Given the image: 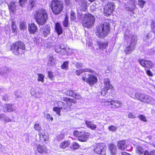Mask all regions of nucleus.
I'll list each match as a JSON object with an SVG mask.
<instances>
[{"label": "nucleus", "instance_id": "obj_1", "mask_svg": "<svg viewBox=\"0 0 155 155\" xmlns=\"http://www.w3.org/2000/svg\"><path fill=\"white\" fill-rule=\"evenodd\" d=\"M110 30L111 26L110 23L104 22L96 27L95 34L98 38H104L110 34Z\"/></svg>", "mask_w": 155, "mask_h": 155}, {"label": "nucleus", "instance_id": "obj_2", "mask_svg": "<svg viewBox=\"0 0 155 155\" xmlns=\"http://www.w3.org/2000/svg\"><path fill=\"white\" fill-rule=\"evenodd\" d=\"M34 19L39 25L45 24L48 19V15L46 11L42 8L35 11L34 14Z\"/></svg>", "mask_w": 155, "mask_h": 155}, {"label": "nucleus", "instance_id": "obj_3", "mask_svg": "<svg viewBox=\"0 0 155 155\" xmlns=\"http://www.w3.org/2000/svg\"><path fill=\"white\" fill-rule=\"evenodd\" d=\"M49 6L53 13L57 15L61 14L64 8V3L61 0H51Z\"/></svg>", "mask_w": 155, "mask_h": 155}, {"label": "nucleus", "instance_id": "obj_4", "mask_svg": "<svg viewBox=\"0 0 155 155\" xmlns=\"http://www.w3.org/2000/svg\"><path fill=\"white\" fill-rule=\"evenodd\" d=\"M25 46L22 41H18L13 43L10 46V50L15 55L24 53Z\"/></svg>", "mask_w": 155, "mask_h": 155}, {"label": "nucleus", "instance_id": "obj_5", "mask_svg": "<svg viewBox=\"0 0 155 155\" xmlns=\"http://www.w3.org/2000/svg\"><path fill=\"white\" fill-rule=\"evenodd\" d=\"M95 21L94 17L88 13L84 15L82 20L81 24L84 27L89 28L94 25Z\"/></svg>", "mask_w": 155, "mask_h": 155}, {"label": "nucleus", "instance_id": "obj_6", "mask_svg": "<svg viewBox=\"0 0 155 155\" xmlns=\"http://www.w3.org/2000/svg\"><path fill=\"white\" fill-rule=\"evenodd\" d=\"M101 104L112 109H116L122 107V103L119 101L109 99H104L101 101Z\"/></svg>", "mask_w": 155, "mask_h": 155}, {"label": "nucleus", "instance_id": "obj_7", "mask_svg": "<svg viewBox=\"0 0 155 155\" xmlns=\"http://www.w3.org/2000/svg\"><path fill=\"white\" fill-rule=\"evenodd\" d=\"M62 100L65 103H64L62 101H59L58 103L63 107V109L67 112L70 111L73 109V105L76 103V101L74 99L66 97H63Z\"/></svg>", "mask_w": 155, "mask_h": 155}, {"label": "nucleus", "instance_id": "obj_8", "mask_svg": "<svg viewBox=\"0 0 155 155\" xmlns=\"http://www.w3.org/2000/svg\"><path fill=\"white\" fill-rule=\"evenodd\" d=\"M73 135L78 138V140L81 142H85L90 136V133L84 131L75 130L73 132Z\"/></svg>", "mask_w": 155, "mask_h": 155}, {"label": "nucleus", "instance_id": "obj_9", "mask_svg": "<svg viewBox=\"0 0 155 155\" xmlns=\"http://www.w3.org/2000/svg\"><path fill=\"white\" fill-rule=\"evenodd\" d=\"M115 5L112 2H108L104 6L103 8V14L104 15L107 17L112 14L114 10Z\"/></svg>", "mask_w": 155, "mask_h": 155}, {"label": "nucleus", "instance_id": "obj_10", "mask_svg": "<svg viewBox=\"0 0 155 155\" xmlns=\"http://www.w3.org/2000/svg\"><path fill=\"white\" fill-rule=\"evenodd\" d=\"M87 74H84L82 77L83 81L91 86L96 84L98 81L97 77L93 74H88L87 78L86 77Z\"/></svg>", "mask_w": 155, "mask_h": 155}, {"label": "nucleus", "instance_id": "obj_11", "mask_svg": "<svg viewBox=\"0 0 155 155\" xmlns=\"http://www.w3.org/2000/svg\"><path fill=\"white\" fill-rule=\"evenodd\" d=\"M131 41L129 45L126 46L124 51L126 54H130L134 49L137 41V36L133 35L131 39Z\"/></svg>", "mask_w": 155, "mask_h": 155}, {"label": "nucleus", "instance_id": "obj_12", "mask_svg": "<svg viewBox=\"0 0 155 155\" xmlns=\"http://www.w3.org/2000/svg\"><path fill=\"white\" fill-rule=\"evenodd\" d=\"M55 51L61 55H69L73 53L72 49L66 47L62 48L61 47H56L55 48Z\"/></svg>", "mask_w": 155, "mask_h": 155}, {"label": "nucleus", "instance_id": "obj_13", "mask_svg": "<svg viewBox=\"0 0 155 155\" xmlns=\"http://www.w3.org/2000/svg\"><path fill=\"white\" fill-rule=\"evenodd\" d=\"M125 9L128 12H133L136 8L135 1L134 0H129L124 4Z\"/></svg>", "mask_w": 155, "mask_h": 155}, {"label": "nucleus", "instance_id": "obj_14", "mask_svg": "<svg viewBox=\"0 0 155 155\" xmlns=\"http://www.w3.org/2000/svg\"><path fill=\"white\" fill-rule=\"evenodd\" d=\"M135 99H137L144 103H148L149 101V97L144 94L137 93L135 94Z\"/></svg>", "mask_w": 155, "mask_h": 155}, {"label": "nucleus", "instance_id": "obj_15", "mask_svg": "<svg viewBox=\"0 0 155 155\" xmlns=\"http://www.w3.org/2000/svg\"><path fill=\"white\" fill-rule=\"evenodd\" d=\"M138 61L141 66L145 68L150 69L153 67V63L150 61L145 60L144 59H140L138 60Z\"/></svg>", "mask_w": 155, "mask_h": 155}, {"label": "nucleus", "instance_id": "obj_16", "mask_svg": "<svg viewBox=\"0 0 155 155\" xmlns=\"http://www.w3.org/2000/svg\"><path fill=\"white\" fill-rule=\"evenodd\" d=\"M41 35L45 37H46L50 33L51 29L50 27L48 25L44 26L40 29Z\"/></svg>", "mask_w": 155, "mask_h": 155}, {"label": "nucleus", "instance_id": "obj_17", "mask_svg": "<svg viewBox=\"0 0 155 155\" xmlns=\"http://www.w3.org/2000/svg\"><path fill=\"white\" fill-rule=\"evenodd\" d=\"M108 150L110 155H116L117 149L116 145L114 143H110L108 145Z\"/></svg>", "mask_w": 155, "mask_h": 155}, {"label": "nucleus", "instance_id": "obj_18", "mask_svg": "<svg viewBox=\"0 0 155 155\" xmlns=\"http://www.w3.org/2000/svg\"><path fill=\"white\" fill-rule=\"evenodd\" d=\"M64 94L70 97H74L76 99H79L80 98V95L75 93L74 91L72 90H68L64 92Z\"/></svg>", "mask_w": 155, "mask_h": 155}, {"label": "nucleus", "instance_id": "obj_19", "mask_svg": "<svg viewBox=\"0 0 155 155\" xmlns=\"http://www.w3.org/2000/svg\"><path fill=\"white\" fill-rule=\"evenodd\" d=\"M28 29L30 34H34L37 31L38 27L34 23H29L28 24Z\"/></svg>", "mask_w": 155, "mask_h": 155}, {"label": "nucleus", "instance_id": "obj_20", "mask_svg": "<svg viewBox=\"0 0 155 155\" xmlns=\"http://www.w3.org/2000/svg\"><path fill=\"white\" fill-rule=\"evenodd\" d=\"M38 152L41 154L45 153L47 154L48 153V150L45 146H42L38 144L37 148Z\"/></svg>", "mask_w": 155, "mask_h": 155}, {"label": "nucleus", "instance_id": "obj_21", "mask_svg": "<svg viewBox=\"0 0 155 155\" xmlns=\"http://www.w3.org/2000/svg\"><path fill=\"white\" fill-rule=\"evenodd\" d=\"M54 30L58 35L63 33V30L62 26L60 22H56L54 25Z\"/></svg>", "mask_w": 155, "mask_h": 155}, {"label": "nucleus", "instance_id": "obj_22", "mask_svg": "<svg viewBox=\"0 0 155 155\" xmlns=\"http://www.w3.org/2000/svg\"><path fill=\"white\" fill-rule=\"evenodd\" d=\"M118 148L121 150H124L127 147L126 141L124 140H119L117 143Z\"/></svg>", "mask_w": 155, "mask_h": 155}, {"label": "nucleus", "instance_id": "obj_23", "mask_svg": "<svg viewBox=\"0 0 155 155\" xmlns=\"http://www.w3.org/2000/svg\"><path fill=\"white\" fill-rule=\"evenodd\" d=\"M109 90H110L111 92L114 91V88L112 85L104 86L101 90V94L103 96L105 95Z\"/></svg>", "mask_w": 155, "mask_h": 155}, {"label": "nucleus", "instance_id": "obj_24", "mask_svg": "<svg viewBox=\"0 0 155 155\" xmlns=\"http://www.w3.org/2000/svg\"><path fill=\"white\" fill-rule=\"evenodd\" d=\"M8 6L9 12L14 14L16 10V5L15 2L12 1L8 5Z\"/></svg>", "mask_w": 155, "mask_h": 155}, {"label": "nucleus", "instance_id": "obj_25", "mask_svg": "<svg viewBox=\"0 0 155 155\" xmlns=\"http://www.w3.org/2000/svg\"><path fill=\"white\" fill-rule=\"evenodd\" d=\"M3 108L5 112H11L15 110V109L13 107L12 104H5Z\"/></svg>", "mask_w": 155, "mask_h": 155}, {"label": "nucleus", "instance_id": "obj_26", "mask_svg": "<svg viewBox=\"0 0 155 155\" xmlns=\"http://www.w3.org/2000/svg\"><path fill=\"white\" fill-rule=\"evenodd\" d=\"M97 44L98 46V48L102 50L107 48L108 47V42L107 41L104 42H101V41H97Z\"/></svg>", "mask_w": 155, "mask_h": 155}, {"label": "nucleus", "instance_id": "obj_27", "mask_svg": "<svg viewBox=\"0 0 155 155\" xmlns=\"http://www.w3.org/2000/svg\"><path fill=\"white\" fill-rule=\"evenodd\" d=\"M70 145V141L65 140L62 142L60 144L59 147L62 150H64L68 147Z\"/></svg>", "mask_w": 155, "mask_h": 155}, {"label": "nucleus", "instance_id": "obj_28", "mask_svg": "<svg viewBox=\"0 0 155 155\" xmlns=\"http://www.w3.org/2000/svg\"><path fill=\"white\" fill-rule=\"evenodd\" d=\"M81 10L83 12H85L87 9V0H80Z\"/></svg>", "mask_w": 155, "mask_h": 155}, {"label": "nucleus", "instance_id": "obj_29", "mask_svg": "<svg viewBox=\"0 0 155 155\" xmlns=\"http://www.w3.org/2000/svg\"><path fill=\"white\" fill-rule=\"evenodd\" d=\"M84 72H88L91 73H95L94 71L93 70L90 68H86L83 69L77 70L76 71L75 73L77 75H79L81 73Z\"/></svg>", "mask_w": 155, "mask_h": 155}, {"label": "nucleus", "instance_id": "obj_30", "mask_svg": "<svg viewBox=\"0 0 155 155\" xmlns=\"http://www.w3.org/2000/svg\"><path fill=\"white\" fill-rule=\"evenodd\" d=\"M104 149V144L102 143H99L97 145L96 147L94 150V151L96 153L99 154L101 153V151Z\"/></svg>", "mask_w": 155, "mask_h": 155}, {"label": "nucleus", "instance_id": "obj_31", "mask_svg": "<svg viewBox=\"0 0 155 155\" xmlns=\"http://www.w3.org/2000/svg\"><path fill=\"white\" fill-rule=\"evenodd\" d=\"M87 127L92 130H94L96 128V125L91 121L86 120L85 122Z\"/></svg>", "mask_w": 155, "mask_h": 155}, {"label": "nucleus", "instance_id": "obj_32", "mask_svg": "<svg viewBox=\"0 0 155 155\" xmlns=\"http://www.w3.org/2000/svg\"><path fill=\"white\" fill-rule=\"evenodd\" d=\"M38 135L41 140H43L46 143H47V142L48 141L49 139L48 136L45 135V134H43L41 132H38Z\"/></svg>", "mask_w": 155, "mask_h": 155}, {"label": "nucleus", "instance_id": "obj_33", "mask_svg": "<svg viewBox=\"0 0 155 155\" xmlns=\"http://www.w3.org/2000/svg\"><path fill=\"white\" fill-rule=\"evenodd\" d=\"M144 149L142 147L138 146L136 147V153L138 155L143 154L144 155Z\"/></svg>", "mask_w": 155, "mask_h": 155}, {"label": "nucleus", "instance_id": "obj_34", "mask_svg": "<svg viewBox=\"0 0 155 155\" xmlns=\"http://www.w3.org/2000/svg\"><path fill=\"white\" fill-rule=\"evenodd\" d=\"M63 109V107H55L53 108V110L57 114L58 116H60L61 115V110Z\"/></svg>", "mask_w": 155, "mask_h": 155}, {"label": "nucleus", "instance_id": "obj_35", "mask_svg": "<svg viewBox=\"0 0 155 155\" xmlns=\"http://www.w3.org/2000/svg\"><path fill=\"white\" fill-rule=\"evenodd\" d=\"M69 64V62L68 61L63 62L61 66V68L62 69L68 70Z\"/></svg>", "mask_w": 155, "mask_h": 155}, {"label": "nucleus", "instance_id": "obj_36", "mask_svg": "<svg viewBox=\"0 0 155 155\" xmlns=\"http://www.w3.org/2000/svg\"><path fill=\"white\" fill-rule=\"evenodd\" d=\"M11 23V29L12 32H17V27L15 24V21H12Z\"/></svg>", "mask_w": 155, "mask_h": 155}, {"label": "nucleus", "instance_id": "obj_37", "mask_svg": "<svg viewBox=\"0 0 155 155\" xmlns=\"http://www.w3.org/2000/svg\"><path fill=\"white\" fill-rule=\"evenodd\" d=\"M68 18L67 15H66L64 20L63 22V25L64 27H67L68 26Z\"/></svg>", "mask_w": 155, "mask_h": 155}, {"label": "nucleus", "instance_id": "obj_38", "mask_svg": "<svg viewBox=\"0 0 155 155\" xmlns=\"http://www.w3.org/2000/svg\"><path fill=\"white\" fill-rule=\"evenodd\" d=\"M37 75L38 76V81H41L42 83L44 82V75L41 74H38Z\"/></svg>", "mask_w": 155, "mask_h": 155}, {"label": "nucleus", "instance_id": "obj_39", "mask_svg": "<svg viewBox=\"0 0 155 155\" xmlns=\"http://www.w3.org/2000/svg\"><path fill=\"white\" fill-rule=\"evenodd\" d=\"M19 28L21 30L26 29L27 26L26 22L24 21L21 22L19 25Z\"/></svg>", "mask_w": 155, "mask_h": 155}, {"label": "nucleus", "instance_id": "obj_40", "mask_svg": "<svg viewBox=\"0 0 155 155\" xmlns=\"http://www.w3.org/2000/svg\"><path fill=\"white\" fill-rule=\"evenodd\" d=\"M144 155H155V150L153 149L150 151L146 150L144 151Z\"/></svg>", "mask_w": 155, "mask_h": 155}, {"label": "nucleus", "instance_id": "obj_41", "mask_svg": "<svg viewBox=\"0 0 155 155\" xmlns=\"http://www.w3.org/2000/svg\"><path fill=\"white\" fill-rule=\"evenodd\" d=\"M35 5V0H29V7L31 9Z\"/></svg>", "mask_w": 155, "mask_h": 155}, {"label": "nucleus", "instance_id": "obj_42", "mask_svg": "<svg viewBox=\"0 0 155 155\" xmlns=\"http://www.w3.org/2000/svg\"><path fill=\"white\" fill-rule=\"evenodd\" d=\"M138 5L141 8L143 7L144 4L146 3V2L143 0H138Z\"/></svg>", "mask_w": 155, "mask_h": 155}, {"label": "nucleus", "instance_id": "obj_43", "mask_svg": "<svg viewBox=\"0 0 155 155\" xmlns=\"http://www.w3.org/2000/svg\"><path fill=\"white\" fill-rule=\"evenodd\" d=\"M35 130L37 131L40 132L41 130V127L38 124H35L34 126Z\"/></svg>", "mask_w": 155, "mask_h": 155}, {"label": "nucleus", "instance_id": "obj_44", "mask_svg": "<svg viewBox=\"0 0 155 155\" xmlns=\"http://www.w3.org/2000/svg\"><path fill=\"white\" fill-rule=\"evenodd\" d=\"M70 18L71 21H74L76 19V14L73 11H71L70 13Z\"/></svg>", "mask_w": 155, "mask_h": 155}, {"label": "nucleus", "instance_id": "obj_45", "mask_svg": "<svg viewBox=\"0 0 155 155\" xmlns=\"http://www.w3.org/2000/svg\"><path fill=\"white\" fill-rule=\"evenodd\" d=\"M80 147V145L77 142H73L72 144V147L74 150L78 149Z\"/></svg>", "mask_w": 155, "mask_h": 155}, {"label": "nucleus", "instance_id": "obj_46", "mask_svg": "<svg viewBox=\"0 0 155 155\" xmlns=\"http://www.w3.org/2000/svg\"><path fill=\"white\" fill-rule=\"evenodd\" d=\"M137 117L140 119V120L144 122H146L147 121V120L146 117L143 115H140L138 116Z\"/></svg>", "mask_w": 155, "mask_h": 155}, {"label": "nucleus", "instance_id": "obj_47", "mask_svg": "<svg viewBox=\"0 0 155 155\" xmlns=\"http://www.w3.org/2000/svg\"><path fill=\"white\" fill-rule=\"evenodd\" d=\"M48 77L51 80H53L54 79V76L52 72L49 71L48 72Z\"/></svg>", "mask_w": 155, "mask_h": 155}, {"label": "nucleus", "instance_id": "obj_48", "mask_svg": "<svg viewBox=\"0 0 155 155\" xmlns=\"http://www.w3.org/2000/svg\"><path fill=\"white\" fill-rule=\"evenodd\" d=\"M104 86L111 85L110 80L108 78H105L104 80Z\"/></svg>", "mask_w": 155, "mask_h": 155}, {"label": "nucleus", "instance_id": "obj_49", "mask_svg": "<svg viewBox=\"0 0 155 155\" xmlns=\"http://www.w3.org/2000/svg\"><path fill=\"white\" fill-rule=\"evenodd\" d=\"M108 129L109 130L112 131H115L117 129V127L116 126L111 125L108 127Z\"/></svg>", "mask_w": 155, "mask_h": 155}, {"label": "nucleus", "instance_id": "obj_50", "mask_svg": "<svg viewBox=\"0 0 155 155\" xmlns=\"http://www.w3.org/2000/svg\"><path fill=\"white\" fill-rule=\"evenodd\" d=\"M127 117L131 119H134L136 117L133 113L130 112L128 113Z\"/></svg>", "mask_w": 155, "mask_h": 155}, {"label": "nucleus", "instance_id": "obj_51", "mask_svg": "<svg viewBox=\"0 0 155 155\" xmlns=\"http://www.w3.org/2000/svg\"><path fill=\"white\" fill-rule=\"evenodd\" d=\"M45 117L46 118L49 120H50L51 121H52L53 120V118L52 117H51L50 114L48 113L46 114Z\"/></svg>", "mask_w": 155, "mask_h": 155}, {"label": "nucleus", "instance_id": "obj_52", "mask_svg": "<svg viewBox=\"0 0 155 155\" xmlns=\"http://www.w3.org/2000/svg\"><path fill=\"white\" fill-rule=\"evenodd\" d=\"M146 74L149 76L150 77H153V74L152 72L149 70H146Z\"/></svg>", "mask_w": 155, "mask_h": 155}, {"label": "nucleus", "instance_id": "obj_53", "mask_svg": "<svg viewBox=\"0 0 155 155\" xmlns=\"http://www.w3.org/2000/svg\"><path fill=\"white\" fill-rule=\"evenodd\" d=\"M27 0H19V2L21 6H23V5L25 4Z\"/></svg>", "mask_w": 155, "mask_h": 155}, {"label": "nucleus", "instance_id": "obj_54", "mask_svg": "<svg viewBox=\"0 0 155 155\" xmlns=\"http://www.w3.org/2000/svg\"><path fill=\"white\" fill-rule=\"evenodd\" d=\"M151 28H155V22L154 21H152L150 24Z\"/></svg>", "mask_w": 155, "mask_h": 155}, {"label": "nucleus", "instance_id": "obj_55", "mask_svg": "<svg viewBox=\"0 0 155 155\" xmlns=\"http://www.w3.org/2000/svg\"><path fill=\"white\" fill-rule=\"evenodd\" d=\"M99 154H100V155H106V150L103 149L101 151V153Z\"/></svg>", "mask_w": 155, "mask_h": 155}, {"label": "nucleus", "instance_id": "obj_56", "mask_svg": "<svg viewBox=\"0 0 155 155\" xmlns=\"http://www.w3.org/2000/svg\"><path fill=\"white\" fill-rule=\"evenodd\" d=\"M4 121L6 123H7V122H11V120L10 118H9L8 117H7V118H5L4 119Z\"/></svg>", "mask_w": 155, "mask_h": 155}, {"label": "nucleus", "instance_id": "obj_57", "mask_svg": "<svg viewBox=\"0 0 155 155\" xmlns=\"http://www.w3.org/2000/svg\"><path fill=\"white\" fill-rule=\"evenodd\" d=\"M151 35L149 34H147L145 36L146 39H149L151 37Z\"/></svg>", "mask_w": 155, "mask_h": 155}, {"label": "nucleus", "instance_id": "obj_58", "mask_svg": "<svg viewBox=\"0 0 155 155\" xmlns=\"http://www.w3.org/2000/svg\"><path fill=\"white\" fill-rule=\"evenodd\" d=\"M49 60L51 62L53 61L54 60V58L53 56H50L49 58Z\"/></svg>", "mask_w": 155, "mask_h": 155}, {"label": "nucleus", "instance_id": "obj_59", "mask_svg": "<svg viewBox=\"0 0 155 155\" xmlns=\"http://www.w3.org/2000/svg\"><path fill=\"white\" fill-rule=\"evenodd\" d=\"M65 2L66 5H69L71 4L70 0H65Z\"/></svg>", "mask_w": 155, "mask_h": 155}, {"label": "nucleus", "instance_id": "obj_60", "mask_svg": "<svg viewBox=\"0 0 155 155\" xmlns=\"http://www.w3.org/2000/svg\"><path fill=\"white\" fill-rule=\"evenodd\" d=\"M122 155H131V154L125 152H122L121 153Z\"/></svg>", "mask_w": 155, "mask_h": 155}, {"label": "nucleus", "instance_id": "obj_61", "mask_svg": "<svg viewBox=\"0 0 155 155\" xmlns=\"http://www.w3.org/2000/svg\"><path fill=\"white\" fill-rule=\"evenodd\" d=\"M151 29L152 31L153 32L154 34H155V27L151 28Z\"/></svg>", "mask_w": 155, "mask_h": 155}, {"label": "nucleus", "instance_id": "obj_62", "mask_svg": "<svg viewBox=\"0 0 155 155\" xmlns=\"http://www.w3.org/2000/svg\"><path fill=\"white\" fill-rule=\"evenodd\" d=\"M96 0H88L91 2H94Z\"/></svg>", "mask_w": 155, "mask_h": 155}, {"label": "nucleus", "instance_id": "obj_63", "mask_svg": "<svg viewBox=\"0 0 155 155\" xmlns=\"http://www.w3.org/2000/svg\"><path fill=\"white\" fill-rule=\"evenodd\" d=\"M2 147V145L0 143V150L1 149Z\"/></svg>", "mask_w": 155, "mask_h": 155}, {"label": "nucleus", "instance_id": "obj_64", "mask_svg": "<svg viewBox=\"0 0 155 155\" xmlns=\"http://www.w3.org/2000/svg\"><path fill=\"white\" fill-rule=\"evenodd\" d=\"M101 1H102V2H104L105 1H106V0H100Z\"/></svg>", "mask_w": 155, "mask_h": 155}]
</instances>
